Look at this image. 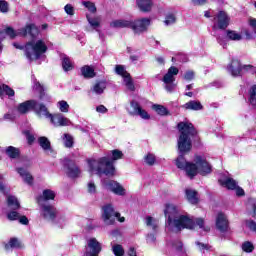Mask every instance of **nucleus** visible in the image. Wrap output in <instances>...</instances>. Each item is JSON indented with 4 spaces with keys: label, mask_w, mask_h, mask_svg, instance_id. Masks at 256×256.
Segmentation results:
<instances>
[{
    "label": "nucleus",
    "mask_w": 256,
    "mask_h": 256,
    "mask_svg": "<svg viewBox=\"0 0 256 256\" xmlns=\"http://www.w3.org/2000/svg\"><path fill=\"white\" fill-rule=\"evenodd\" d=\"M228 71H230L233 77H241V71H243V65H241V61L232 59L231 63L228 65Z\"/></svg>",
    "instance_id": "f3484780"
},
{
    "label": "nucleus",
    "mask_w": 256,
    "mask_h": 256,
    "mask_svg": "<svg viewBox=\"0 0 256 256\" xmlns=\"http://www.w3.org/2000/svg\"><path fill=\"white\" fill-rule=\"evenodd\" d=\"M130 105L134 111V115H138L139 117H141V119H145L146 121L151 119V115H149V113L147 112V110L143 109L141 107V105L139 104V102L132 100L130 102Z\"/></svg>",
    "instance_id": "dca6fc26"
},
{
    "label": "nucleus",
    "mask_w": 256,
    "mask_h": 256,
    "mask_svg": "<svg viewBox=\"0 0 256 256\" xmlns=\"http://www.w3.org/2000/svg\"><path fill=\"white\" fill-rule=\"evenodd\" d=\"M65 166L67 168L66 175L70 179H77L81 175V169L75 164L73 160H66Z\"/></svg>",
    "instance_id": "4468645a"
},
{
    "label": "nucleus",
    "mask_w": 256,
    "mask_h": 256,
    "mask_svg": "<svg viewBox=\"0 0 256 256\" xmlns=\"http://www.w3.org/2000/svg\"><path fill=\"white\" fill-rule=\"evenodd\" d=\"M102 211V221L105 225H115V217H119V212H115L113 204L104 205Z\"/></svg>",
    "instance_id": "6e6552de"
},
{
    "label": "nucleus",
    "mask_w": 256,
    "mask_h": 256,
    "mask_svg": "<svg viewBox=\"0 0 256 256\" xmlns=\"http://www.w3.org/2000/svg\"><path fill=\"white\" fill-rule=\"evenodd\" d=\"M185 197L191 205H197L199 203V192L197 190L187 188L185 190Z\"/></svg>",
    "instance_id": "412c9836"
},
{
    "label": "nucleus",
    "mask_w": 256,
    "mask_h": 256,
    "mask_svg": "<svg viewBox=\"0 0 256 256\" xmlns=\"http://www.w3.org/2000/svg\"><path fill=\"white\" fill-rule=\"evenodd\" d=\"M81 73L84 79H93L94 77H97V72H95V69L89 65L83 66L81 68Z\"/></svg>",
    "instance_id": "a878e982"
},
{
    "label": "nucleus",
    "mask_w": 256,
    "mask_h": 256,
    "mask_svg": "<svg viewBox=\"0 0 256 256\" xmlns=\"http://www.w3.org/2000/svg\"><path fill=\"white\" fill-rule=\"evenodd\" d=\"M175 75H179V68L171 66L162 78L163 83H175Z\"/></svg>",
    "instance_id": "aec40b11"
},
{
    "label": "nucleus",
    "mask_w": 256,
    "mask_h": 256,
    "mask_svg": "<svg viewBox=\"0 0 256 256\" xmlns=\"http://www.w3.org/2000/svg\"><path fill=\"white\" fill-rule=\"evenodd\" d=\"M169 227H175L178 231L182 229H195V221L187 215L179 216V207L175 204L167 203L164 209Z\"/></svg>",
    "instance_id": "20e7f679"
},
{
    "label": "nucleus",
    "mask_w": 256,
    "mask_h": 256,
    "mask_svg": "<svg viewBox=\"0 0 256 256\" xmlns=\"http://www.w3.org/2000/svg\"><path fill=\"white\" fill-rule=\"evenodd\" d=\"M39 33V27L34 23L28 24L18 30L20 37H27L29 35L32 39L26 43V58L30 61H37L41 59V55L47 53V44L43 40H37L35 42V39L39 37Z\"/></svg>",
    "instance_id": "f03ea898"
},
{
    "label": "nucleus",
    "mask_w": 256,
    "mask_h": 256,
    "mask_svg": "<svg viewBox=\"0 0 256 256\" xmlns=\"http://www.w3.org/2000/svg\"><path fill=\"white\" fill-rule=\"evenodd\" d=\"M105 187H107V189L109 191H111L112 193H114V195H119L120 197H123L126 195L127 191L125 190V188L123 187V185H121L119 182L115 181V180H109L105 183Z\"/></svg>",
    "instance_id": "f8f14e48"
},
{
    "label": "nucleus",
    "mask_w": 256,
    "mask_h": 256,
    "mask_svg": "<svg viewBox=\"0 0 256 256\" xmlns=\"http://www.w3.org/2000/svg\"><path fill=\"white\" fill-rule=\"evenodd\" d=\"M196 165H198V174L205 177L213 173V166L207 162V159L203 158L200 155L195 156L194 159Z\"/></svg>",
    "instance_id": "1a4fd4ad"
},
{
    "label": "nucleus",
    "mask_w": 256,
    "mask_h": 256,
    "mask_svg": "<svg viewBox=\"0 0 256 256\" xmlns=\"http://www.w3.org/2000/svg\"><path fill=\"white\" fill-rule=\"evenodd\" d=\"M38 144L44 151H51V141H49V138L45 136L39 137Z\"/></svg>",
    "instance_id": "2f4dec72"
},
{
    "label": "nucleus",
    "mask_w": 256,
    "mask_h": 256,
    "mask_svg": "<svg viewBox=\"0 0 256 256\" xmlns=\"http://www.w3.org/2000/svg\"><path fill=\"white\" fill-rule=\"evenodd\" d=\"M55 197H56V194L53 190L45 189V190H43L42 195H40L36 198V201H37L38 205H43V203H45V201H54Z\"/></svg>",
    "instance_id": "a211bd4d"
},
{
    "label": "nucleus",
    "mask_w": 256,
    "mask_h": 256,
    "mask_svg": "<svg viewBox=\"0 0 256 256\" xmlns=\"http://www.w3.org/2000/svg\"><path fill=\"white\" fill-rule=\"evenodd\" d=\"M6 251H9V249H21L23 247V244L21 241H19L18 238L12 237L10 238L9 242L5 244Z\"/></svg>",
    "instance_id": "c85d7f7f"
},
{
    "label": "nucleus",
    "mask_w": 256,
    "mask_h": 256,
    "mask_svg": "<svg viewBox=\"0 0 256 256\" xmlns=\"http://www.w3.org/2000/svg\"><path fill=\"white\" fill-rule=\"evenodd\" d=\"M36 91L39 93L40 101H45V99L48 102L51 101V97L47 96L45 93V87L39 82L36 83Z\"/></svg>",
    "instance_id": "c756f323"
},
{
    "label": "nucleus",
    "mask_w": 256,
    "mask_h": 256,
    "mask_svg": "<svg viewBox=\"0 0 256 256\" xmlns=\"http://www.w3.org/2000/svg\"><path fill=\"white\" fill-rule=\"evenodd\" d=\"M75 144L74 140H73V136H71V134H64V145L65 147H67L68 149H71V147H73V145Z\"/></svg>",
    "instance_id": "ea45409f"
},
{
    "label": "nucleus",
    "mask_w": 256,
    "mask_h": 256,
    "mask_svg": "<svg viewBox=\"0 0 256 256\" xmlns=\"http://www.w3.org/2000/svg\"><path fill=\"white\" fill-rule=\"evenodd\" d=\"M111 158L104 156L99 158L97 161L92 160L89 162L90 171H95L97 175H105L106 177H115L117 170L115 169V161L123 159V151L114 149L111 151ZM95 163L97 167L95 168Z\"/></svg>",
    "instance_id": "7ed1b4c3"
},
{
    "label": "nucleus",
    "mask_w": 256,
    "mask_h": 256,
    "mask_svg": "<svg viewBox=\"0 0 256 256\" xmlns=\"http://www.w3.org/2000/svg\"><path fill=\"white\" fill-rule=\"evenodd\" d=\"M175 21H177V18L175 17L174 14H168L165 18V25H173V23H175Z\"/></svg>",
    "instance_id": "864d4df0"
},
{
    "label": "nucleus",
    "mask_w": 256,
    "mask_h": 256,
    "mask_svg": "<svg viewBox=\"0 0 256 256\" xmlns=\"http://www.w3.org/2000/svg\"><path fill=\"white\" fill-rule=\"evenodd\" d=\"M106 89H107V80H100L95 83L92 91L96 93V95H103Z\"/></svg>",
    "instance_id": "bb28decb"
},
{
    "label": "nucleus",
    "mask_w": 256,
    "mask_h": 256,
    "mask_svg": "<svg viewBox=\"0 0 256 256\" xmlns=\"http://www.w3.org/2000/svg\"><path fill=\"white\" fill-rule=\"evenodd\" d=\"M64 11L67 15H70V17H73V15H75V7H73V5L71 4H66L64 6Z\"/></svg>",
    "instance_id": "603ef678"
},
{
    "label": "nucleus",
    "mask_w": 256,
    "mask_h": 256,
    "mask_svg": "<svg viewBox=\"0 0 256 256\" xmlns=\"http://www.w3.org/2000/svg\"><path fill=\"white\" fill-rule=\"evenodd\" d=\"M218 183L222 185V187H226V189H229L231 191H235L237 188V181L233 178H226L225 180H218Z\"/></svg>",
    "instance_id": "cd10ccee"
},
{
    "label": "nucleus",
    "mask_w": 256,
    "mask_h": 256,
    "mask_svg": "<svg viewBox=\"0 0 256 256\" xmlns=\"http://www.w3.org/2000/svg\"><path fill=\"white\" fill-rule=\"evenodd\" d=\"M62 69L66 73L69 72V71H73L75 69V66H73V63L71 62V59L67 56H65L62 59Z\"/></svg>",
    "instance_id": "72a5a7b5"
},
{
    "label": "nucleus",
    "mask_w": 256,
    "mask_h": 256,
    "mask_svg": "<svg viewBox=\"0 0 256 256\" xmlns=\"http://www.w3.org/2000/svg\"><path fill=\"white\" fill-rule=\"evenodd\" d=\"M216 229L220 231V233H227V231H229V220L223 212L217 214Z\"/></svg>",
    "instance_id": "ddd939ff"
},
{
    "label": "nucleus",
    "mask_w": 256,
    "mask_h": 256,
    "mask_svg": "<svg viewBox=\"0 0 256 256\" xmlns=\"http://www.w3.org/2000/svg\"><path fill=\"white\" fill-rule=\"evenodd\" d=\"M20 216L21 215L19 214V212L15 210H12L7 213V219H9V221H18Z\"/></svg>",
    "instance_id": "c03bdc74"
},
{
    "label": "nucleus",
    "mask_w": 256,
    "mask_h": 256,
    "mask_svg": "<svg viewBox=\"0 0 256 256\" xmlns=\"http://www.w3.org/2000/svg\"><path fill=\"white\" fill-rule=\"evenodd\" d=\"M124 83L129 91H135V83L133 82L131 74L129 77L124 78Z\"/></svg>",
    "instance_id": "a19ab883"
},
{
    "label": "nucleus",
    "mask_w": 256,
    "mask_h": 256,
    "mask_svg": "<svg viewBox=\"0 0 256 256\" xmlns=\"http://www.w3.org/2000/svg\"><path fill=\"white\" fill-rule=\"evenodd\" d=\"M175 87H177V84H175V82H172V83H165L164 89H165L168 93H173V91H175Z\"/></svg>",
    "instance_id": "6e6d98bb"
},
{
    "label": "nucleus",
    "mask_w": 256,
    "mask_h": 256,
    "mask_svg": "<svg viewBox=\"0 0 256 256\" xmlns=\"http://www.w3.org/2000/svg\"><path fill=\"white\" fill-rule=\"evenodd\" d=\"M213 21H217L218 29L225 31V29H227V27H229L231 18L229 17L227 12H225L224 10H220L217 13V15L214 17Z\"/></svg>",
    "instance_id": "9b49d317"
},
{
    "label": "nucleus",
    "mask_w": 256,
    "mask_h": 256,
    "mask_svg": "<svg viewBox=\"0 0 256 256\" xmlns=\"http://www.w3.org/2000/svg\"><path fill=\"white\" fill-rule=\"evenodd\" d=\"M182 109L186 111H202L203 104L199 100H190L182 105Z\"/></svg>",
    "instance_id": "4be33fe9"
},
{
    "label": "nucleus",
    "mask_w": 256,
    "mask_h": 256,
    "mask_svg": "<svg viewBox=\"0 0 256 256\" xmlns=\"http://www.w3.org/2000/svg\"><path fill=\"white\" fill-rule=\"evenodd\" d=\"M88 193L95 195L97 193V186L93 182L88 183Z\"/></svg>",
    "instance_id": "052dcab7"
},
{
    "label": "nucleus",
    "mask_w": 256,
    "mask_h": 256,
    "mask_svg": "<svg viewBox=\"0 0 256 256\" xmlns=\"http://www.w3.org/2000/svg\"><path fill=\"white\" fill-rule=\"evenodd\" d=\"M176 129L179 133L177 141L179 156L175 160V165L178 169L185 171L189 179H195L199 175V167L196 162H187L185 156L191 153V149H193V141L191 139H195L197 143H201L199 131L189 121L179 122L176 125Z\"/></svg>",
    "instance_id": "f257e3e1"
},
{
    "label": "nucleus",
    "mask_w": 256,
    "mask_h": 256,
    "mask_svg": "<svg viewBox=\"0 0 256 256\" xmlns=\"http://www.w3.org/2000/svg\"><path fill=\"white\" fill-rule=\"evenodd\" d=\"M13 46L15 47V49H19L20 51H24V55L27 57V44H25L24 46H21L19 43L14 42Z\"/></svg>",
    "instance_id": "680f3d73"
},
{
    "label": "nucleus",
    "mask_w": 256,
    "mask_h": 256,
    "mask_svg": "<svg viewBox=\"0 0 256 256\" xmlns=\"http://www.w3.org/2000/svg\"><path fill=\"white\" fill-rule=\"evenodd\" d=\"M152 109L154 111H156V113L158 115H161V116H167V115H170L171 113L169 112V110L167 109V107L163 106V105H160V104H154L152 106Z\"/></svg>",
    "instance_id": "f704fd0d"
},
{
    "label": "nucleus",
    "mask_w": 256,
    "mask_h": 256,
    "mask_svg": "<svg viewBox=\"0 0 256 256\" xmlns=\"http://www.w3.org/2000/svg\"><path fill=\"white\" fill-rule=\"evenodd\" d=\"M246 226L250 231L256 233V222L254 220H246Z\"/></svg>",
    "instance_id": "bf43d9fd"
},
{
    "label": "nucleus",
    "mask_w": 256,
    "mask_h": 256,
    "mask_svg": "<svg viewBox=\"0 0 256 256\" xmlns=\"http://www.w3.org/2000/svg\"><path fill=\"white\" fill-rule=\"evenodd\" d=\"M131 21L125 19L114 20L110 23V27L114 29H131Z\"/></svg>",
    "instance_id": "5701e85b"
},
{
    "label": "nucleus",
    "mask_w": 256,
    "mask_h": 256,
    "mask_svg": "<svg viewBox=\"0 0 256 256\" xmlns=\"http://www.w3.org/2000/svg\"><path fill=\"white\" fill-rule=\"evenodd\" d=\"M97 113H107V107L105 105H99L96 107Z\"/></svg>",
    "instance_id": "338daca9"
},
{
    "label": "nucleus",
    "mask_w": 256,
    "mask_h": 256,
    "mask_svg": "<svg viewBox=\"0 0 256 256\" xmlns=\"http://www.w3.org/2000/svg\"><path fill=\"white\" fill-rule=\"evenodd\" d=\"M249 103L252 107H256V85H252L249 90Z\"/></svg>",
    "instance_id": "c9c22d12"
},
{
    "label": "nucleus",
    "mask_w": 256,
    "mask_h": 256,
    "mask_svg": "<svg viewBox=\"0 0 256 256\" xmlns=\"http://www.w3.org/2000/svg\"><path fill=\"white\" fill-rule=\"evenodd\" d=\"M58 105L62 113H69V104L67 103V101L65 100L59 101Z\"/></svg>",
    "instance_id": "49530a36"
},
{
    "label": "nucleus",
    "mask_w": 256,
    "mask_h": 256,
    "mask_svg": "<svg viewBox=\"0 0 256 256\" xmlns=\"http://www.w3.org/2000/svg\"><path fill=\"white\" fill-rule=\"evenodd\" d=\"M41 207V216L43 219H46V221H55L57 219V215L59 211L57 208L51 204H40Z\"/></svg>",
    "instance_id": "9d476101"
},
{
    "label": "nucleus",
    "mask_w": 256,
    "mask_h": 256,
    "mask_svg": "<svg viewBox=\"0 0 256 256\" xmlns=\"http://www.w3.org/2000/svg\"><path fill=\"white\" fill-rule=\"evenodd\" d=\"M45 104L37 102V100H27L18 105L17 111L20 115H26L29 111H34L38 115V117H43V110L41 109Z\"/></svg>",
    "instance_id": "39448f33"
},
{
    "label": "nucleus",
    "mask_w": 256,
    "mask_h": 256,
    "mask_svg": "<svg viewBox=\"0 0 256 256\" xmlns=\"http://www.w3.org/2000/svg\"><path fill=\"white\" fill-rule=\"evenodd\" d=\"M196 225H198V227H200V229H204V231H210L211 228L206 227L205 228V220L203 218H197L196 219Z\"/></svg>",
    "instance_id": "5fc2aeb1"
},
{
    "label": "nucleus",
    "mask_w": 256,
    "mask_h": 256,
    "mask_svg": "<svg viewBox=\"0 0 256 256\" xmlns=\"http://www.w3.org/2000/svg\"><path fill=\"white\" fill-rule=\"evenodd\" d=\"M241 249L244 253H253L255 251V245L251 241H245L242 243Z\"/></svg>",
    "instance_id": "e433bc0d"
},
{
    "label": "nucleus",
    "mask_w": 256,
    "mask_h": 256,
    "mask_svg": "<svg viewBox=\"0 0 256 256\" xmlns=\"http://www.w3.org/2000/svg\"><path fill=\"white\" fill-rule=\"evenodd\" d=\"M184 79L186 81H193L195 79V72L188 70L187 72H185L184 74Z\"/></svg>",
    "instance_id": "13d9d810"
},
{
    "label": "nucleus",
    "mask_w": 256,
    "mask_h": 256,
    "mask_svg": "<svg viewBox=\"0 0 256 256\" xmlns=\"http://www.w3.org/2000/svg\"><path fill=\"white\" fill-rule=\"evenodd\" d=\"M83 5L86 7V9H88V11H90V13H97V7L95 6V3L86 1L83 2Z\"/></svg>",
    "instance_id": "a18cd8bd"
},
{
    "label": "nucleus",
    "mask_w": 256,
    "mask_h": 256,
    "mask_svg": "<svg viewBox=\"0 0 256 256\" xmlns=\"http://www.w3.org/2000/svg\"><path fill=\"white\" fill-rule=\"evenodd\" d=\"M16 171L20 177H23L25 183L28 185H33L34 178L29 171L25 170L23 167L16 168Z\"/></svg>",
    "instance_id": "b1692460"
},
{
    "label": "nucleus",
    "mask_w": 256,
    "mask_h": 256,
    "mask_svg": "<svg viewBox=\"0 0 256 256\" xmlns=\"http://www.w3.org/2000/svg\"><path fill=\"white\" fill-rule=\"evenodd\" d=\"M112 249L115 256L125 255V249H123V246L121 244L114 245Z\"/></svg>",
    "instance_id": "79ce46f5"
},
{
    "label": "nucleus",
    "mask_w": 256,
    "mask_h": 256,
    "mask_svg": "<svg viewBox=\"0 0 256 256\" xmlns=\"http://www.w3.org/2000/svg\"><path fill=\"white\" fill-rule=\"evenodd\" d=\"M88 23L93 27V29H97V27H101V22L99 18H91L89 15L86 16Z\"/></svg>",
    "instance_id": "37998d69"
},
{
    "label": "nucleus",
    "mask_w": 256,
    "mask_h": 256,
    "mask_svg": "<svg viewBox=\"0 0 256 256\" xmlns=\"http://www.w3.org/2000/svg\"><path fill=\"white\" fill-rule=\"evenodd\" d=\"M42 117H46V119H50V123L54 125V127H67L69 125V119H67L63 114H51L47 106H41Z\"/></svg>",
    "instance_id": "423d86ee"
},
{
    "label": "nucleus",
    "mask_w": 256,
    "mask_h": 256,
    "mask_svg": "<svg viewBox=\"0 0 256 256\" xmlns=\"http://www.w3.org/2000/svg\"><path fill=\"white\" fill-rule=\"evenodd\" d=\"M18 221L21 225H29V218L25 215L19 216Z\"/></svg>",
    "instance_id": "0e129e2a"
},
{
    "label": "nucleus",
    "mask_w": 256,
    "mask_h": 256,
    "mask_svg": "<svg viewBox=\"0 0 256 256\" xmlns=\"http://www.w3.org/2000/svg\"><path fill=\"white\" fill-rule=\"evenodd\" d=\"M5 154L9 159H21V149L14 146H8L5 149Z\"/></svg>",
    "instance_id": "393cba45"
},
{
    "label": "nucleus",
    "mask_w": 256,
    "mask_h": 256,
    "mask_svg": "<svg viewBox=\"0 0 256 256\" xmlns=\"http://www.w3.org/2000/svg\"><path fill=\"white\" fill-rule=\"evenodd\" d=\"M151 18L143 17L131 21V28L135 35H141L149 31Z\"/></svg>",
    "instance_id": "0eeeda50"
},
{
    "label": "nucleus",
    "mask_w": 256,
    "mask_h": 256,
    "mask_svg": "<svg viewBox=\"0 0 256 256\" xmlns=\"http://www.w3.org/2000/svg\"><path fill=\"white\" fill-rule=\"evenodd\" d=\"M155 161H156V158H155V155L149 153L145 156V162L147 163V165H149L150 167L155 165Z\"/></svg>",
    "instance_id": "8fccbe9b"
},
{
    "label": "nucleus",
    "mask_w": 256,
    "mask_h": 256,
    "mask_svg": "<svg viewBox=\"0 0 256 256\" xmlns=\"http://www.w3.org/2000/svg\"><path fill=\"white\" fill-rule=\"evenodd\" d=\"M5 33L10 37V39H15V37H17V32L11 26L6 27Z\"/></svg>",
    "instance_id": "09e8293b"
},
{
    "label": "nucleus",
    "mask_w": 256,
    "mask_h": 256,
    "mask_svg": "<svg viewBox=\"0 0 256 256\" xmlns=\"http://www.w3.org/2000/svg\"><path fill=\"white\" fill-rule=\"evenodd\" d=\"M7 205L8 207H12L14 211H17V209H21V204L19 203V200H17L15 196L7 197Z\"/></svg>",
    "instance_id": "473e14b6"
},
{
    "label": "nucleus",
    "mask_w": 256,
    "mask_h": 256,
    "mask_svg": "<svg viewBox=\"0 0 256 256\" xmlns=\"http://www.w3.org/2000/svg\"><path fill=\"white\" fill-rule=\"evenodd\" d=\"M0 13H9V2L0 0Z\"/></svg>",
    "instance_id": "de8ad7c7"
},
{
    "label": "nucleus",
    "mask_w": 256,
    "mask_h": 256,
    "mask_svg": "<svg viewBox=\"0 0 256 256\" xmlns=\"http://www.w3.org/2000/svg\"><path fill=\"white\" fill-rule=\"evenodd\" d=\"M226 33L230 41H241V39H243V36H241L239 33H236L235 30H227Z\"/></svg>",
    "instance_id": "4c0bfd02"
},
{
    "label": "nucleus",
    "mask_w": 256,
    "mask_h": 256,
    "mask_svg": "<svg viewBox=\"0 0 256 256\" xmlns=\"http://www.w3.org/2000/svg\"><path fill=\"white\" fill-rule=\"evenodd\" d=\"M7 95L8 97H15V90L7 84L0 85V97Z\"/></svg>",
    "instance_id": "7c9ffc66"
},
{
    "label": "nucleus",
    "mask_w": 256,
    "mask_h": 256,
    "mask_svg": "<svg viewBox=\"0 0 256 256\" xmlns=\"http://www.w3.org/2000/svg\"><path fill=\"white\" fill-rule=\"evenodd\" d=\"M136 6L141 13H151L153 9V0H136Z\"/></svg>",
    "instance_id": "6ab92c4d"
},
{
    "label": "nucleus",
    "mask_w": 256,
    "mask_h": 256,
    "mask_svg": "<svg viewBox=\"0 0 256 256\" xmlns=\"http://www.w3.org/2000/svg\"><path fill=\"white\" fill-rule=\"evenodd\" d=\"M250 203H251V209H252V217L253 219H256V200L250 199Z\"/></svg>",
    "instance_id": "e2e57ef3"
},
{
    "label": "nucleus",
    "mask_w": 256,
    "mask_h": 256,
    "mask_svg": "<svg viewBox=\"0 0 256 256\" xmlns=\"http://www.w3.org/2000/svg\"><path fill=\"white\" fill-rule=\"evenodd\" d=\"M88 247L90 248V251L85 252L86 256H99V253L103 251V247L99 241H97V238H90L88 240Z\"/></svg>",
    "instance_id": "2eb2a0df"
},
{
    "label": "nucleus",
    "mask_w": 256,
    "mask_h": 256,
    "mask_svg": "<svg viewBox=\"0 0 256 256\" xmlns=\"http://www.w3.org/2000/svg\"><path fill=\"white\" fill-rule=\"evenodd\" d=\"M24 135L26 136L28 145H33V143H35V136L31 134V131L26 130Z\"/></svg>",
    "instance_id": "3c124183"
},
{
    "label": "nucleus",
    "mask_w": 256,
    "mask_h": 256,
    "mask_svg": "<svg viewBox=\"0 0 256 256\" xmlns=\"http://www.w3.org/2000/svg\"><path fill=\"white\" fill-rule=\"evenodd\" d=\"M197 247H199V251H209L211 249V245L201 243V242H196Z\"/></svg>",
    "instance_id": "4d7b16f0"
},
{
    "label": "nucleus",
    "mask_w": 256,
    "mask_h": 256,
    "mask_svg": "<svg viewBox=\"0 0 256 256\" xmlns=\"http://www.w3.org/2000/svg\"><path fill=\"white\" fill-rule=\"evenodd\" d=\"M115 71L117 75H120V77H123V79L131 75L129 72H127V70H125V66L123 65H116Z\"/></svg>",
    "instance_id": "58836bf2"
},
{
    "label": "nucleus",
    "mask_w": 256,
    "mask_h": 256,
    "mask_svg": "<svg viewBox=\"0 0 256 256\" xmlns=\"http://www.w3.org/2000/svg\"><path fill=\"white\" fill-rule=\"evenodd\" d=\"M236 195L237 197H244L245 195V190L243 188L236 186Z\"/></svg>",
    "instance_id": "69168bd1"
},
{
    "label": "nucleus",
    "mask_w": 256,
    "mask_h": 256,
    "mask_svg": "<svg viewBox=\"0 0 256 256\" xmlns=\"http://www.w3.org/2000/svg\"><path fill=\"white\" fill-rule=\"evenodd\" d=\"M128 255L129 256H137V251L135 250L134 247H130L128 250Z\"/></svg>",
    "instance_id": "774afa93"
}]
</instances>
